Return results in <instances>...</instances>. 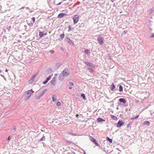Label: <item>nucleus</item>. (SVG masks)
Masks as SVG:
<instances>
[{
    "label": "nucleus",
    "mask_w": 154,
    "mask_h": 154,
    "mask_svg": "<svg viewBox=\"0 0 154 154\" xmlns=\"http://www.w3.org/2000/svg\"><path fill=\"white\" fill-rule=\"evenodd\" d=\"M41 97L39 95L36 97V99L37 100H39Z\"/></svg>",
    "instance_id": "f704fd0d"
},
{
    "label": "nucleus",
    "mask_w": 154,
    "mask_h": 154,
    "mask_svg": "<svg viewBox=\"0 0 154 154\" xmlns=\"http://www.w3.org/2000/svg\"><path fill=\"white\" fill-rule=\"evenodd\" d=\"M68 134H70V135H72L73 136H76V134H75L72 133L71 132H69L68 133Z\"/></svg>",
    "instance_id": "393cba45"
},
{
    "label": "nucleus",
    "mask_w": 154,
    "mask_h": 154,
    "mask_svg": "<svg viewBox=\"0 0 154 154\" xmlns=\"http://www.w3.org/2000/svg\"><path fill=\"white\" fill-rule=\"evenodd\" d=\"M124 33H126L125 31H124Z\"/></svg>",
    "instance_id": "5fc2aeb1"
},
{
    "label": "nucleus",
    "mask_w": 154,
    "mask_h": 154,
    "mask_svg": "<svg viewBox=\"0 0 154 154\" xmlns=\"http://www.w3.org/2000/svg\"><path fill=\"white\" fill-rule=\"evenodd\" d=\"M85 53L88 55H90V52L88 49H85Z\"/></svg>",
    "instance_id": "2eb2a0df"
},
{
    "label": "nucleus",
    "mask_w": 154,
    "mask_h": 154,
    "mask_svg": "<svg viewBox=\"0 0 154 154\" xmlns=\"http://www.w3.org/2000/svg\"><path fill=\"white\" fill-rule=\"evenodd\" d=\"M56 78L55 77H54L52 79L51 81V83L54 85H55L56 83Z\"/></svg>",
    "instance_id": "423d86ee"
},
{
    "label": "nucleus",
    "mask_w": 154,
    "mask_h": 154,
    "mask_svg": "<svg viewBox=\"0 0 154 154\" xmlns=\"http://www.w3.org/2000/svg\"><path fill=\"white\" fill-rule=\"evenodd\" d=\"M16 131V128L15 127H14L13 128H12L11 129V130L10 131V132H11V133H12L15 132Z\"/></svg>",
    "instance_id": "4468645a"
},
{
    "label": "nucleus",
    "mask_w": 154,
    "mask_h": 154,
    "mask_svg": "<svg viewBox=\"0 0 154 154\" xmlns=\"http://www.w3.org/2000/svg\"><path fill=\"white\" fill-rule=\"evenodd\" d=\"M66 41L68 43L71 45H73L74 44L72 41L69 38H67Z\"/></svg>",
    "instance_id": "1a4fd4ad"
},
{
    "label": "nucleus",
    "mask_w": 154,
    "mask_h": 154,
    "mask_svg": "<svg viewBox=\"0 0 154 154\" xmlns=\"http://www.w3.org/2000/svg\"><path fill=\"white\" fill-rule=\"evenodd\" d=\"M62 63H57L55 65V67L57 68H58L61 65Z\"/></svg>",
    "instance_id": "f8f14e48"
},
{
    "label": "nucleus",
    "mask_w": 154,
    "mask_h": 154,
    "mask_svg": "<svg viewBox=\"0 0 154 154\" xmlns=\"http://www.w3.org/2000/svg\"><path fill=\"white\" fill-rule=\"evenodd\" d=\"M1 76L3 77L5 79V76L3 75H1Z\"/></svg>",
    "instance_id": "ea45409f"
},
{
    "label": "nucleus",
    "mask_w": 154,
    "mask_h": 154,
    "mask_svg": "<svg viewBox=\"0 0 154 154\" xmlns=\"http://www.w3.org/2000/svg\"><path fill=\"white\" fill-rule=\"evenodd\" d=\"M35 76V75H34L32 77L31 80H29V83H31L32 82L34 81L33 79H34V77Z\"/></svg>",
    "instance_id": "a211bd4d"
},
{
    "label": "nucleus",
    "mask_w": 154,
    "mask_h": 154,
    "mask_svg": "<svg viewBox=\"0 0 154 154\" xmlns=\"http://www.w3.org/2000/svg\"><path fill=\"white\" fill-rule=\"evenodd\" d=\"M90 139L91 141H92L94 143L95 141H96V140L94 138L91 137H90Z\"/></svg>",
    "instance_id": "6ab92c4d"
},
{
    "label": "nucleus",
    "mask_w": 154,
    "mask_h": 154,
    "mask_svg": "<svg viewBox=\"0 0 154 154\" xmlns=\"http://www.w3.org/2000/svg\"><path fill=\"white\" fill-rule=\"evenodd\" d=\"M52 52H54V51H52Z\"/></svg>",
    "instance_id": "603ef678"
},
{
    "label": "nucleus",
    "mask_w": 154,
    "mask_h": 154,
    "mask_svg": "<svg viewBox=\"0 0 154 154\" xmlns=\"http://www.w3.org/2000/svg\"><path fill=\"white\" fill-rule=\"evenodd\" d=\"M47 90L46 89H45L43 91H42L41 94H40V96L41 97L45 94V92H46Z\"/></svg>",
    "instance_id": "ddd939ff"
},
{
    "label": "nucleus",
    "mask_w": 154,
    "mask_h": 154,
    "mask_svg": "<svg viewBox=\"0 0 154 154\" xmlns=\"http://www.w3.org/2000/svg\"><path fill=\"white\" fill-rule=\"evenodd\" d=\"M123 124V123L122 120H119L117 123L116 126L118 128L120 127Z\"/></svg>",
    "instance_id": "39448f33"
},
{
    "label": "nucleus",
    "mask_w": 154,
    "mask_h": 154,
    "mask_svg": "<svg viewBox=\"0 0 154 154\" xmlns=\"http://www.w3.org/2000/svg\"><path fill=\"white\" fill-rule=\"evenodd\" d=\"M64 33H63L62 34H61L60 35V39L62 40L63 38H64Z\"/></svg>",
    "instance_id": "412c9836"
},
{
    "label": "nucleus",
    "mask_w": 154,
    "mask_h": 154,
    "mask_svg": "<svg viewBox=\"0 0 154 154\" xmlns=\"http://www.w3.org/2000/svg\"><path fill=\"white\" fill-rule=\"evenodd\" d=\"M51 76L50 75L46 79V80L48 81L51 79Z\"/></svg>",
    "instance_id": "473e14b6"
},
{
    "label": "nucleus",
    "mask_w": 154,
    "mask_h": 154,
    "mask_svg": "<svg viewBox=\"0 0 154 154\" xmlns=\"http://www.w3.org/2000/svg\"><path fill=\"white\" fill-rule=\"evenodd\" d=\"M69 84L71 86H73L74 85V83L72 82H69Z\"/></svg>",
    "instance_id": "2f4dec72"
},
{
    "label": "nucleus",
    "mask_w": 154,
    "mask_h": 154,
    "mask_svg": "<svg viewBox=\"0 0 154 154\" xmlns=\"http://www.w3.org/2000/svg\"><path fill=\"white\" fill-rule=\"evenodd\" d=\"M52 100H53V102H54L56 100H57V97H56L55 96V97H54V96H53L52 97Z\"/></svg>",
    "instance_id": "bb28decb"
},
{
    "label": "nucleus",
    "mask_w": 154,
    "mask_h": 154,
    "mask_svg": "<svg viewBox=\"0 0 154 154\" xmlns=\"http://www.w3.org/2000/svg\"><path fill=\"white\" fill-rule=\"evenodd\" d=\"M129 125H127V127L128 128V127H129Z\"/></svg>",
    "instance_id": "de8ad7c7"
},
{
    "label": "nucleus",
    "mask_w": 154,
    "mask_h": 154,
    "mask_svg": "<svg viewBox=\"0 0 154 154\" xmlns=\"http://www.w3.org/2000/svg\"><path fill=\"white\" fill-rule=\"evenodd\" d=\"M66 15V14L64 13H61L59 14L58 16V18H61L63 17L64 16Z\"/></svg>",
    "instance_id": "0eeeda50"
},
{
    "label": "nucleus",
    "mask_w": 154,
    "mask_h": 154,
    "mask_svg": "<svg viewBox=\"0 0 154 154\" xmlns=\"http://www.w3.org/2000/svg\"><path fill=\"white\" fill-rule=\"evenodd\" d=\"M97 121L98 122H101L102 121H105V120L102 118L99 117L97 119Z\"/></svg>",
    "instance_id": "dca6fc26"
},
{
    "label": "nucleus",
    "mask_w": 154,
    "mask_h": 154,
    "mask_svg": "<svg viewBox=\"0 0 154 154\" xmlns=\"http://www.w3.org/2000/svg\"><path fill=\"white\" fill-rule=\"evenodd\" d=\"M79 16L78 15H75L72 18L73 20L74 23V24H76L78 22L79 20Z\"/></svg>",
    "instance_id": "7ed1b4c3"
},
{
    "label": "nucleus",
    "mask_w": 154,
    "mask_h": 154,
    "mask_svg": "<svg viewBox=\"0 0 154 154\" xmlns=\"http://www.w3.org/2000/svg\"><path fill=\"white\" fill-rule=\"evenodd\" d=\"M124 33H126L125 31H124Z\"/></svg>",
    "instance_id": "6e6d98bb"
},
{
    "label": "nucleus",
    "mask_w": 154,
    "mask_h": 154,
    "mask_svg": "<svg viewBox=\"0 0 154 154\" xmlns=\"http://www.w3.org/2000/svg\"><path fill=\"white\" fill-rule=\"evenodd\" d=\"M39 35L40 37H42L43 36V33L42 32H39Z\"/></svg>",
    "instance_id": "5701e85b"
},
{
    "label": "nucleus",
    "mask_w": 154,
    "mask_h": 154,
    "mask_svg": "<svg viewBox=\"0 0 154 154\" xmlns=\"http://www.w3.org/2000/svg\"><path fill=\"white\" fill-rule=\"evenodd\" d=\"M69 72L67 69H64L59 76V80L61 81L63 80L64 77L69 75Z\"/></svg>",
    "instance_id": "f257e3e1"
},
{
    "label": "nucleus",
    "mask_w": 154,
    "mask_h": 154,
    "mask_svg": "<svg viewBox=\"0 0 154 154\" xmlns=\"http://www.w3.org/2000/svg\"><path fill=\"white\" fill-rule=\"evenodd\" d=\"M106 140L109 141V142H110V143H112V140L110 138H109V137H107L106 138Z\"/></svg>",
    "instance_id": "4be33fe9"
},
{
    "label": "nucleus",
    "mask_w": 154,
    "mask_h": 154,
    "mask_svg": "<svg viewBox=\"0 0 154 154\" xmlns=\"http://www.w3.org/2000/svg\"><path fill=\"white\" fill-rule=\"evenodd\" d=\"M88 71L91 72H92L94 71L93 70L91 69H88Z\"/></svg>",
    "instance_id": "c756f323"
},
{
    "label": "nucleus",
    "mask_w": 154,
    "mask_h": 154,
    "mask_svg": "<svg viewBox=\"0 0 154 154\" xmlns=\"http://www.w3.org/2000/svg\"><path fill=\"white\" fill-rule=\"evenodd\" d=\"M154 37V34H153L150 37L151 38H153Z\"/></svg>",
    "instance_id": "58836bf2"
},
{
    "label": "nucleus",
    "mask_w": 154,
    "mask_h": 154,
    "mask_svg": "<svg viewBox=\"0 0 154 154\" xmlns=\"http://www.w3.org/2000/svg\"><path fill=\"white\" fill-rule=\"evenodd\" d=\"M32 93L31 92V90H28L25 92L24 99L25 100H28L31 96Z\"/></svg>",
    "instance_id": "f03ea898"
},
{
    "label": "nucleus",
    "mask_w": 154,
    "mask_h": 154,
    "mask_svg": "<svg viewBox=\"0 0 154 154\" xmlns=\"http://www.w3.org/2000/svg\"><path fill=\"white\" fill-rule=\"evenodd\" d=\"M76 116H78V114H77V115H76Z\"/></svg>",
    "instance_id": "3c124183"
},
{
    "label": "nucleus",
    "mask_w": 154,
    "mask_h": 154,
    "mask_svg": "<svg viewBox=\"0 0 154 154\" xmlns=\"http://www.w3.org/2000/svg\"><path fill=\"white\" fill-rule=\"evenodd\" d=\"M24 7H22V8H20V9H23L24 8Z\"/></svg>",
    "instance_id": "37998d69"
},
{
    "label": "nucleus",
    "mask_w": 154,
    "mask_h": 154,
    "mask_svg": "<svg viewBox=\"0 0 154 154\" xmlns=\"http://www.w3.org/2000/svg\"><path fill=\"white\" fill-rule=\"evenodd\" d=\"M119 101L120 102L123 103H126V100L123 98H121L119 99Z\"/></svg>",
    "instance_id": "6e6552de"
},
{
    "label": "nucleus",
    "mask_w": 154,
    "mask_h": 154,
    "mask_svg": "<svg viewBox=\"0 0 154 154\" xmlns=\"http://www.w3.org/2000/svg\"><path fill=\"white\" fill-rule=\"evenodd\" d=\"M98 41H99V43L100 45H102L103 43V39L101 36H99L97 38Z\"/></svg>",
    "instance_id": "20e7f679"
},
{
    "label": "nucleus",
    "mask_w": 154,
    "mask_h": 154,
    "mask_svg": "<svg viewBox=\"0 0 154 154\" xmlns=\"http://www.w3.org/2000/svg\"><path fill=\"white\" fill-rule=\"evenodd\" d=\"M115 87L113 83L112 84V85L111 86V89L113 91L114 89L115 88Z\"/></svg>",
    "instance_id": "aec40b11"
},
{
    "label": "nucleus",
    "mask_w": 154,
    "mask_h": 154,
    "mask_svg": "<svg viewBox=\"0 0 154 154\" xmlns=\"http://www.w3.org/2000/svg\"><path fill=\"white\" fill-rule=\"evenodd\" d=\"M52 52H54V51H52Z\"/></svg>",
    "instance_id": "864d4df0"
},
{
    "label": "nucleus",
    "mask_w": 154,
    "mask_h": 154,
    "mask_svg": "<svg viewBox=\"0 0 154 154\" xmlns=\"http://www.w3.org/2000/svg\"><path fill=\"white\" fill-rule=\"evenodd\" d=\"M81 96L84 99H85V97L84 94H81Z\"/></svg>",
    "instance_id": "cd10ccee"
},
{
    "label": "nucleus",
    "mask_w": 154,
    "mask_h": 154,
    "mask_svg": "<svg viewBox=\"0 0 154 154\" xmlns=\"http://www.w3.org/2000/svg\"><path fill=\"white\" fill-rule=\"evenodd\" d=\"M26 10H28L29 9V7H26Z\"/></svg>",
    "instance_id": "79ce46f5"
},
{
    "label": "nucleus",
    "mask_w": 154,
    "mask_h": 154,
    "mask_svg": "<svg viewBox=\"0 0 154 154\" xmlns=\"http://www.w3.org/2000/svg\"><path fill=\"white\" fill-rule=\"evenodd\" d=\"M99 1H102V2H103V0H98Z\"/></svg>",
    "instance_id": "09e8293b"
},
{
    "label": "nucleus",
    "mask_w": 154,
    "mask_h": 154,
    "mask_svg": "<svg viewBox=\"0 0 154 154\" xmlns=\"http://www.w3.org/2000/svg\"><path fill=\"white\" fill-rule=\"evenodd\" d=\"M58 75V74H54L55 77L56 78V77H57Z\"/></svg>",
    "instance_id": "a19ab883"
},
{
    "label": "nucleus",
    "mask_w": 154,
    "mask_h": 154,
    "mask_svg": "<svg viewBox=\"0 0 154 154\" xmlns=\"http://www.w3.org/2000/svg\"><path fill=\"white\" fill-rule=\"evenodd\" d=\"M45 140V137L43 136L42 137L40 140V141Z\"/></svg>",
    "instance_id": "a878e982"
},
{
    "label": "nucleus",
    "mask_w": 154,
    "mask_h": 154,
    "mask_svg": "<svg viewBox=\"0 0 154 154\" xmlns=\"http://www.w3.org/2000/svg\"><path fill=\"white\" fill-rule=\"evenodd\" d=\"M150 122L148 121H145L143 123V125H146L147 126H149L150 125Z\"/></svg>",
    "instance_id": "9b49d317"
},
{
    "label": "nucleus",
    "mask_w": 154,
    "mask_h": 154,
    "mask_svg": "<svg viewBox=\"0 0 154 154\" xmlns=\"http://www.w3.org/2000/svg\"><path fill=\"white\" fill-rule=\"evenodd\" d=\"M85 63L88 65V66H89L91 67H92L93 65L91 63L88 62H85Z\"/></svg>",
    "instance_id": "9d476101"
},
{
    "label": "nucleus",
    "mask_w": 154,
    "mask_h": 154,
    "mask_svg": "<svg viewBox=\"0 0 154 154\" xmlns=\"http://www.w3.org/2000/svg\"><path fill=\"white\" fill-rule=\"evenodd\" d=\"M123 90V88L122 86L121 85H120L119 86V91L120 92L122 91Z\"/></svg>",
    "instance_id": "f3484780"
},
{
    "label": "nucleus",
    "mask_w": 154,
    "mask_h": 154,
    "mask_svg": "<svg viewBox=\"0 0 154 154\" xmlns=\"http://www.w3.org/2000/svg\"><path fill=\"white\" fill-rule=\"evenodd\" d=\"M110 116L111 118L115 120L116 119H117V118L116 116L112 115H111Z\"/></svg>",
    "instance_id": "b1692460"
},
{
    "label": "nucleus",
    "mask_w": 154,
    "mask_h": 154,
    "mask_svg": "<svg viewBox=\"0 0 154 154\" xmlns=\"http://www.w3.org/2000/svg\"><path fill=\"white\" fill-rule=\"evenodd\" d=\"M61 105V103L60 102H57V106H60Z\"/></svg>",
    "instance_id": "7c9ffc66"
},
{
    "label": "nucleus",
    "mask_w": 154,
    "mask_h": 154,
    "mask_svg": "<svg viewBox=\"0 0 154 154\" xmlns=\"http://www.w3.org/2000/svg\"><path fill=\"white\" fill-rule=\"evenodd\" d=\"M72 88V87H69V89H71Z\"/></svg>",
    "instance_id": "a18cd8bd"
},
{
    "label": "nucleus",
    "mask_w": 154,
    "mask_h": 154,
    "mask_svg": "<svg viewBox=\"0 0 154 154\" xmlns=\"http://www.w3.org/2000/svg\"><path fill=\"white\" fill-rule=\"evenodd\" d=\"M32 19L33 20V23H34L35 22V18L33 17H32Z\"/></svg>",
    "instance_id": "c9c22d12"
},
{
    "label": "nucleus",
    "mask_w": 154,
    "mask_h": 154,
    "mask_svg": "<svg viewBox=\"0 0 154 154\" xmlns=\"http://www.w3.org/2000/svg\"><path fill=\"white\" fill-rule=\"evenodd\" d=\"M61 2H60V3H59L57 4V5H60L61 4Z\"/></svg>",
    "instance_id": "c03bdc74"
},
{
    "label": "nucleus",
    "mask_w": 154,
    "mask_h": 154,
    "mask_svg": "<svg viewBox=\"0 0 154 154\" xmlns=\"http://www.w3.org/2000/svg\"><path fill=\"white\" fill-rule=\"evenodd\" d=\"M48 82V81L47 80H46L45 81L43 82V84H45Z\"/></svg>",
    "instance_id": "72a5a7b5"
},
{
    "label": "nucleus",
    "mask_w": 154,
    "mask_h": 154,
    "mask_svg": "<svg viewBox=\"0 0 154 154\" xmlns=\"http://www.w3.org/2000/svg\"><path fill=\"white\" fill-rule=\"evenodd\" d=\"M11 139V137L10 136H8V140H10Z\"/></svg>",
    "instance_id": "4c0bfd02"
},
{
    "label": "nucleus",
    "mask_w": 154,
    "mask_h": 154,
    "mask_svg": "<svg viewBox=\"0 0 154 154\" xmlns=\"http://www.w3.org/2000/svg\"><path fill=\"white\" fill-rule=\"evenodd\" d=\"M94 143L97 146H98L99 145L98 143L96 141H95Z\"/></svg>",
    "instance_id": "e433bc0d"
},
{
    "label": "nucleus",
    "mask_w": 154,
    "mask_h": 154,
    "mask_svg": "<svg viewBox=\"0 0 154 154\" xmlns=\"http://www.w3.org/2000/svg\"><path fill=\"white\" fill-rule=\"evenodd\" d=\"M2 72V71L0 70V73H1Z\"/></svg>",
    "instance_id": "8fccbe9b"
},
{
    "label": "nucleus",
    "mask_w": 154,
    "mask_h": 154,
    "mask_svg": "<svg viewBox=\"0 0 154 154\" xmlns=\"http://www.w3.org/2000/svg\"><path fill=\"white\" fill-rule=\"evenodd\" d=\"M8 71V70L7 69H6L5 70V71L6 72H7Z\"/></svg>",
    "instance_id": "49530a36"
},
{
    "label": "nucleus",
    "mask_w": 154,
    "mask_h": 154,
    "mask_svg": "<svg viewBox=\"0 0 154 154\" xmlns=\"http://www.w3.org/2000/svg\"><path fill=\"white\" fill-rule=\"evenodd\" d=\"M139 115L137 116L136 117H135L131 118V119H137L139 117Z\"/></svg>",
    "instance_id": "c85d7f7f"
}]
</instances>
